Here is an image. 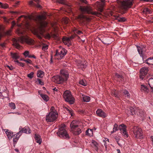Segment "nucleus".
Listing matches in <instances>:
<instances>
[{
    "label": "nucleus",
    "instance_id": "nucleus-1",
    "mask_svg": "<svg viewBox=\"0 0 153 153\" xmlns=\"http://www.w3.org/2000/svg\"><path fill=\"white\" fill-rule=\"evenodd\" d=\"M22 17H24L25 19H27V16H21L18 19L19 20H20V18ZM28 19H33L34 20L36 21L38 23V27L39 30L40 31V34H39L36 32L35 29H34L35 31L34 34L36 35L37 37L39 39L42 38L41 36H44V33L45 31V30L44 28L47 26L48 23L45 22V20L46 19L45 16L44 15H38L36 17L32 18L31 16L28 17Z\"/></svg>",
    "mask_w": 153,
    "mask_h": 153
},
{
    "label": "nucleus",
    "instance_id": "nucleus-2",
    "mask_svg": "<svg viewBox=\"0 0 153 153\" xmlns=\"http://www.w3.org/2000/svg\"><path fill=\"white\" fill-rule=\"evenodd\" d=\"M83 127L82 123L77 121L73 120L70 125L71 131L75 135L80 134Z\"/></svg>",
    "mask_w": 153,
    "mask_h": 153
},
{
    "label": "nucleus",
    "instance_id": "nucleus-3",
    "mask_svg": "<svg viewBox=\"0 0 153 153\" xmlns=\"http://www.w3.org/2000/svg\"><path fill=\"white\" fill-rule=\"evenodd\" d=\"M61 76L57 75L52 77V80L57 84H60L66 81L68 77V72L64 70L60 71Z\"/></svg>",
    "mask_w": 153,
    "mask_h": 153
},
{
    "label": "nucleus",
    "instance_id": "nucleus-4",
    "mask_svg": "<svg viewBox=\"0 0 153 153\" xmlns=\"http://www.w3.org/2000/svg\"><path fill=\"white\" fill-rule=\"evenodd\" d=\"M13 45L16 48L19 49L21 48L20 45L18 43V42H20L22 43L25 42L29 45L32 44L33 42V40L27 36H22L18 39H13Z\"/></svg>",
    "mask_w": 153,
    "mask_h": 153
},
{
    "label": "nucleus",
    "instance_id": "nucleus-5",
    "mask_svg": "<svg viewBox=\"0 0 153 153\" xmlns=\"http://www.w3.org/2000/svg\"><path fill=\"white\" fill-rule=\"evenodd\" d=\"M126 112L128 115H137L141 117L144 114L143 111L138 107L133 108L131 107L128 109Z\"/></svg>",
    "mask_w": 153,
    "mask_h": 153
},
{
    "label": "nucleus",
    "instance_id": "nucleus-6",
    "mask_svg": "<svg viewBox=\"0 0 153 153\" xmlns=\"http://www.w3.org/2000/svg\"><path fill=\"white\" fill-rule=\"evenodd\" d=\"M65 125H62L59 128V131L57 132V134L61 138L65 139H69V137L67 131L65 129Z\"/></svg>",
    "mask_w": 153,
    "mask_h": 153
},
{
    "label": "nucleus",
    "instance_id": "nucleus-7",
    "mask_svg": "<svg viewBox=\"0 0 153 153\" xmlns=\"http://www.w3.org/2000/svg\"><path fill=\"white\" fill-rule=\"evenodd\" d=\"M63 96L65 101L68 102L70 104H72L74 103L75 99L72 96L70 91H65L64 93Z\"/></svg>",
    "mask_w": 153,
    "mask_h": 153
},
{
    "label": "nucleus",
    "instance_id": "nucleus-8",
    "mask_svg": "<svg viewBox=\"0 0 153 153\" xmlns=\"http://www.w3.org/2000/svg\"><path fill=\"white\" fill-rule=\"evenodd\" d=\"M19 129L20 131L17 133V135L16 136V139H15L16 140V141L17 140H19L23 133L27 134H29L31 133L30 129L28 126H26L23 128H22L21 127H20L19 128Z\"/></svg>",
    "mask_w": 153,
    "mask_h": 153
},
{
    "label": "nucleus",
    "instance_id": "nucleus-9",
    "mask_svg": "<svg viewBox=\"0 0 153 153\" xmlns=\"http://www.w3.org/2000/svg\"><path fill=\"white\" fill-rule=\"evenodd\" d=\"M132 131L135 138L137 139H141L143 137L142 131L141 129L136 126L133 127Z\"/></svg>",
    "mask_w": 153,
    "mask_h": 153
},
{
    "label": "nucleus",
    "instance_id": "nucleus-10",
    "mask_svg": "<svg viewBox=\"0 0 153 153\" xmlns=\"http://www.w3.org/2000/svg\"><path fill=\"white\" fill-rule=\"evenodd\" d=\"M58 117V113L50 112L46 116V120L48 122H53Z\"/></svg>",
    "mask_w": 153,
    "mask_h": 153
},
{
    "label": "nucleus",
    "instance_id": "nucleus-11",
    "mask_svg": "<svg viewBox=\"0 0 153 153\" xmlns=\"http://www.w3.org/2000/svg\"><path fill=\"white\" fill-rule=\"evenodd\" d=\"M81 11L83 12H86L89 14L94 15L98 16L99 13L97 12H93L92 8L90 6H85L80 7Z\"/></svg>",
    "mask_w": 153,
    "mask_h": 153
},
{
    "label": "nucleus",
    "instance_id": "nucleus-12",
    "mask_svg": "<svg viewBox=\"0 0 153 153\" xmlns=\"http://www.w3.org/2000/svg\"><path fill=\"white\" fill-rule=\"evenodd\" d=\"M3 130L4 132H5L9 139L10 140L13 137V141L14 144H16L18 140H17L16 141H15V140H16L15 139H16V136L17 135V133L16 134H14L12 132L7 129H3Z\"/></svg>",
    "mask_w": 153,
    "mask_h": 153
},
{
    "label": "nucleus",
    "instance_id": "nucleus-13",
    "mask_svg": "<svg viewBox=\"0 0 153 153\" xmlns=\"http://www.w3.org/2000/svg\"><path fill=\"white\" fill-rule=\"evenodd\" d=\"M133 3V0H124L121 3L122 7L125 9L130 8L132 6Z\"/></svg>",
    "mask_w": 153,
    "mask_h": 153
},
{
    "label": "nucleus",
    "instance_id": "nucleus-14",
    "mask_svg": "<svg viewBox=\"0 0 153 153\" xmlns=\"http://www.w3.org/2000/svg\"><path fill=\"white\" fill-rule=\"evenodd\" d=\"M119 128L124 136L126 137H128V134L126 131V126L125 125L122 124L120 125Z\"/></svg>",
    "mask_w": 153,
    "mask_h": 153
},
{
    "label": "nucleus",
    "instance_id": "nucleus-15",
    "mask_svg": "<svg viewBox=\"0 0 153 153\" xmlns=\"http://www.w3.org/2000/svg\"><path fill=\"white\" fill-rule=\"evenodd\" d=\"M148 68L144 67L141 68L140 70V79H143L144 76L148 73Z\"/></svg>",
    "mask_w": 153,
    "mask_h": 153
},
{
    "label": "nucleus",
    "instance_id": "nucleus-16",
    "mask_svg": "<svg viewBox=\"0 0 153 153\" xmlns=\"http://www.w3.org/2000/svg\"><path fill=\"white\" fill-rule=\"evenodd\" d=\"M45 37L47 39H50L51 37L54 39L59 40V39L58 35L56 32V31H54L53 33H52L51 34L47 33L45 35Z\"/></svg>",
    "mask_w": 153,
    "mask_h": 153
},
{
    "label": "nucleus",
    "instance_id": "nucleus-17",
    "mask_svg": "<svg viewBox=\"0 0 153 153\" xmlns=\"http://www.w3.org/2000/svg\"><path fill=\"white\" fill-rule=\"evenodd\" d=\"M78 19L79 20L80 22L82 23H84L86 21L89 22L91 20V18L88 17L83 15H80L78 16Z\"/></svg>",
    "mask_w": 153,
    "mask_h": 153
},
{
    "label": "nucleus",
    "instance_id": "nucleus-18",
    "mask_svg": "<svg viewBox=\"0 0 153 153\" xmlns=\"http://www.w3.org/2000/svg\"><path fill=\"white\" fill-rule=\"evenodd\" d=\"M77 65L79 68L82 69H85L86 68L87 65L86 62H82V61H77Z\"/></svg>",
    "mask_w": 153,
    "mask_h": 153
},
{
    "label": "nucleus",
    "instance_id": "nucleus-19",
    "mask_svg": "<svg viewBox=\"0 0 153 153\" xmlns=\"http://www.w3.org/2000/svg\"><path fill=\"white\" fill-rule=\"evenodd\" d=\"M97 115L100 117L105 118L106 117V114L100 109H98L96 112Z\"/></svg>",
    "mask_w": 153,
    "mask_h": 153
},
{
    "label": "nucleus",
    "instance_id": "nucleus-20",
    "mask_svg": "<svg viewBox=\"0 0 153 153\" xmlns=\"http://www.w3.org/2000/svg\"><path fill=\"white\" fill-rule=\"evenodd\" d=\"M56 51H58L59 53L61 55H62V56L63 57L67 53L66 50L65 49L63 48L61 46L59 47V49L58 50H57Z\"/></svg>",
    "mask_w": 153,
    "mask_h": 153
},
{
    "label": "nucleus",
    "instance_id": "nucleus-21",
    "mask_svg": "<svg viewBox=\"0 0 153 153\" xmlns=\"http://www.w3.org/2000/svg\"><path fill=\"white\" fill-rule=\"evenodd\" d=\"M113 17L114 19L117 20L119 22H124L126 20L125 17H120L117 15H114Z\"/></svg>",
    "mask_w": 153,
    "mask_h": 153
},
{
    "label": "nucleus",
    "instance_id": "nucleus-22",
    "mask_svg": "<svg viewBox=\"0 0 153 153\" xmlns=\"http://www.w3.org/2000/svg\"><path fill=\"white\" fill-rule=\"evenodd\" d=\"M111 93L112 95L117 98H119L121 95L120 92H117L115 90L112 91Z\"/></svg>",
    "mask_w": 153,
    "mask_h": 153
},
{
    "label": "nucleus",
    "instance_id": "nucleus-23",
    "mask_svg": "<svg viewBox=\"0 0 153 153\" xmlns=\"http://www.w3.org/2000/svg\"><path fill=\"white\" fill-rule=\"evenodd\" d=\"M144 62H145L149 65H153V57L148 58L146 60L144 61Z\"/></svg>",
    "mask_w": 153,
    "mask_h": 153
},
{
    "label": "nucleus",
    "instance_id": "nucleus-24",
    "mask_svg": "<svg viewBox=\"0 0 153 153\" xmlns=\"http://www.w3.org/2000/svg\"><path fill=\"white\" fill-rule=\"evenodd\" d=\"M81 97L83 100V101L84 102H88L90 101V98L88 96L82 94Z\"/></svg>",
    "mask_w": 153,
    "mask_h": 153
},
{
    "label": "nucleus",
    "instance_id": "nucleus-25",
    "mask_svg": "<svg viewBox=\"0 0 153 153\" xmlns=\"http://www.w3.org/2000/svg\"><path fill=\"white\" fill-rule=\"evenodd\" d=\"M34 138L36 140V142L39 144H40L42 143V140L41 139L40 136L38 134H35Z\"/></svg>",
    "mask_w": 153,
    "mask_h": 153
},
{
    "label": "nucleus",
    "instance_id": "nucleus-26",
    "mask_svg": "<svg viewBox=\"0 0 153 153\" xmlns=\"http://www.w3.org/2000/svg\"><path fill=\"white\" fill-rule=\"evenodd\" d=\"M141 91L146 93H148L149 91V89L147 87L143 85H141Z\"/></svg>",
    "mask_w": 153,
    "mask_h": 153
},
{
    "label": "nucleus",
    "instance_id": "nucleus-27",
    "mask_svg": "<svg viewBox=\"0 0 153 153\" xmlns=\"http://www.w3.org/2000/svg\"><path fill=\"white\" fill-rule=\"evenodd\" d=\"M10 55L11 57L14 59H19L20 57L19 54L17 53H13L11 52Z\"/></svg>",
    "mask_w": 153,
    "mask_h": 153
},
{
    "label": "nucleus",
    "instance_id": "nucleus-28",
    "mask_svg": "<svg viewBox=\"0 0 153 153\" xmlns=\"http://www.w3.org/2000/svg\"><path fill=\"white\" fill-rule=\"evenodd\" d=\"M62 41L65 45H68L70 44V38L68 37H64L62 39Z\"/></svg>",
    "mask_w": 153,
    "mask_h": 153
},
{
    "label": "nucleus",
    "instance_id": "nucleus-29",
    "mask_svg": "<svg viewBox=\"0 0 153 153\" xmlns=\"http://www.w3.org/2000/svg\"><path fill=\"white\" fill-rule=\"evenodd\" d=\"M115 78H117V81L120 82L121 81H122L123 77L122 75H120L117 73L115 75Z\"/></svg>",
    "mask_w": 153,
    "mask_h": 153
},
{
    "label": "nucleus",
    "instance_id": "nucleus-30",
    "mask_svg": "<svg viewBox=\"0 0 153 153\" xmlns=\"http://www.w3.org/2000/svg\"><path fill=\"white\" fill-rule=\"evenodd\" d=\"M40 96L45 101H47L49 100L48 97L46 95L41 94Z\"/></svg>",
    "mask_w": 153,
    "mask_h": 153
},
{
    "label": "nucleus",
    "instance_id": "nucleus-31",
    "mask_svg": "<svg viewBox=\"0 0 153 153\" xmlns=\"http://www.w3.org/2000/svg\"><path fill=\"white\" fill-rule=\"evenodd\" d=\"M55 59H61L63 57L62 56V55L59 53L58 51H56V53L55 55Z\"/></svg>",
    "mask_w": 153,
    "mask_h": 153
},
{
    "label": "nucleus",
    "instance_id": "nucleus-32",
    "mask_svg": "<svg viewBox=\"0 0 153 153\" xmlns=\"http://www.w3.org/2000/svg\"><path fill=\"white\" fill-rule=\"evenodd\" d=\"M44 75V72L41 70H39L37 71V76L38 77L42 78Z\"/></svg>",
    "mask_w": 153,
    "mask_h": 153
},
{
    "label": "nucleus",
    "instance_id": "nucleus-33",
    "mask_svg": "<svg viewBox=\"0 0 153 153\" xmlns=\"http://www.w3.org/2000/svg\"><path fill=\"white\" fill-rule=\"evenodd\" d=\"M93 133V130L91 129H88L86 131V134L90 136L92 135Z\"/></svg>",
    "mask_w": 153,
    "mask_h": 153
},
{
    "label": "nucleus",
    "instance_id": "nucleus-34",
    "mask_svg": "<svg viewBox=\"0 0 153 153\" xmlns=\"http://www.w3.org/2000/svg\"><path fill=\"white\" fill-rule=\"evenodd\" d=\"M143 13L144 14H149L151 13V10L148 8H145L143 11Z\"/></svg>",
    "mask_w": 153,
    "mask_h": 153
},
{
    "label": "nucleus",
    "instance_id": "nucleus-35",
    "mask_svg": "<svg viewBox=\"0 0 153 153\" xmlns=\"http://www.w3.org/2000/svg\"><path fill=\"white\" fill-rule=\"evenodd\" d=\"M14 62L16 63V64L17 65H18L21 66V67H24L25 65V64L24 63L19 62V61L17 60H15Z\"/></svg>",
    "mask_w": 153,
    "mask_h": 153
},
{
    "label": "nucleus",
    "instance_id": "nucleus-36",
    "mask_svg": "<svg viewBox=\"0 0 153 153\" xmlns=\"http://www.w3.org/2000/svg\"><path fill=\"white\" fill-rule=\"evenodd\" d=\"M137 51L139 54L141 56L143 55V51L142 49L140 47L138 46H137Z\"/></svg>",
    "mask_w": 153,
    "mask_h": 153
},
{
    "label": "nucleus",
    "instance_id": "nucleus-37",
    "mask_svg": "<svg viewBox=\"0 0 153 153\" xmlns=\"http://www.w3.org/2000/svg\"><path fill=\"white\" fill-rule=\"evenodd\" d=\"M123 93L125 95L126 97H127L128 98L130 97V94L128 91L126 90H124L123 91Z\"/></svg>",
    "mask_w": 153,
    "mask_h": 153
},
{
    "label": "nucleus",
    "instance_id": "nucleus-38",
    "mask_svg": "<svg viewBox=\"0 0 153 153\" xmlns=\"http://www.w3.org/2000/svg\"><path fill=\"white\" fill-rule=\"evenodd\" d=\"M80 84L84 86H86L87 85V83L86 81L84 80H80L79 82Z\"/></svg>",
    "mask_w": 153,
    "mask_h": 153
},
{
    "label": "nucleus",
    "instance_id": "nucleus-39",
    "mask_svg": "<svg viewBox=\"0 0 153 153\" xmlns=\"http://www.w3.org/2000/svg\"><path fill=\"white\" fill-rule=\"evenodd\" d=\"M9 106L11 109H14L16 108L15 104L13 102H11L9 103Z\"/></svg>",
    "mask_w": 153,
    "mask_h": 153
},
{
    "label": "nucleus",
    "instance_id": "nucleus-40",
    "mask_svg": "<svg viewBox=\"0 0 153 153\" xmlns=\"http://www.w3.org/2000/svg\"><path fill=\"white\" fill-rule=\"evenodd\" d=\"M148 84L150 86H153V78H151L149 79L148 81Z\"/></svg>",
    "mask_w": 153,
    "mask_h": 153
},
{
    "label": "nucleus",
    "instance_id": "nucleus-41",
    "mask_svg": "<svg viewBox=\"0 0 153 153\" xmlns=\"http://www.w3.org/2000/svg\"><path fill=\"white\" fill-rule=\"evenodd\" d=\"M29 52L28 51H25L23 53V54L25 57H28L29 58H31V56L29 55Z\"/></svg>",
    "mask_w": 153,
    "mask_h": 153
},
{
    "label": "nucleus",
    "instance_id": "nucleus-42",
    "mask_svg": "<svg viewBox=\"0 0 153 153\" xmlns=\"http://www.w3.org/2000/svg\"><path fill=\"white\" fill-rule=\"evenodd\" d=\"M67 110L68 111V112L71 115V116L74 115V113L73 111L71 109L66 108Z\"/></svg>",
    "mask_w": 153,
    "mask_h": 153
},
{
    "label": "nucleus",
    "instance_id": "nucleus-43",
    "mask_svg": "<svg viewBox=\"0 0 153 153\" xmlns=\"http://www.w3.org/2000/svg\"><path fill=\"white\" fill-rule=\"evenodd\" d=\"M34 72H31L30 74H28L27 75V76L29 78L31 79L33 77Z\"/></svg>",
    "mask_w": 153,
    "mask_h": 153
},
{
    "label": "nucleus",
    "instance_id": "nucleus-44",
    "mask_svg": "<svg viewBox=\"0 0 153 153\" xmlns=\"http://www.w3.org/2000/svg\"><path fill=\"white\" fill-rule=\"evenodd\" d=\"M92 146H94L95 147H97L98 146V144L94 140H92L91 141Z\"/></svg>",
    "mask_w": 153,
    "mask_h": 153
},
{
    "label": "nucleus",
    "instance_id": "nucleus-45",
    "mask_svg": "<svg viewBox=\"0 0 153 153\" xmlns=\"http://www.w3.org/2000/svg\"><path fill=\"white\" fill-rule=\"evenodd\" d=\"M8 7V5L7 4H3L2 3L1 7L2 8L4 9H6Z\"/></svg>",
    "mask_w": 153,
    "mask_h": 153
},
{
    "label": "nucleus",
    "instance_id": "nucleus-46",
    "mask_svg": "<svg viewBox=\"0 0 153 153\" xmlns=\"http://www.w3.org/2000/svg\"><path fill=\"white\" fill-rule=\"evenodd\" d=\"M50 112H56L57 113V111L55 109V108L54 107L52 106L50 109Z\"/></svg>",
    "mask_w": 153,
    "mask_h": 153
},
{
    "label": "nucleus",
    "instance_id": "nucleus-47",
    "mask_svg": "<svg viewBox=\"0 0 153 153\" xmlns=\"http://www.w3.org/2000/svg\"><path fill=\"white\" fill-rule=\"evenodd\" d=\"M113 130L115 132L118 130V125L116 124H115L114 125Z\"/></svg>",
    "mask_w": 153,
    "mask_h": 153
},
{
    "label": "nucleus",
    "instance_id": "nucleus-48",
    "mask_svg": "<svg viewBox=\"0 0 153 153\" xmlns=\"http://www.w3.org/2000/svg\"><path fill=\"white\" fill-rule=\"evenodd\" d=\"M56 2L61 4H64L65 3V1L64 0H56Z\"/></svg>",
    "mask_w": 153,
    "mask_h": 153
},
{
    "label": "nucleus",
    "instance_id": "nucleus-49",
    "mask_svg": "<svg viewBox=\"0 0 153 153\" xmlns=\"http://www.w3.org/2000/svg\"><path fill=\"white\" fill-rule=\"evenodd\" d=\"M63 21L65 24H67L69 22V19L67 18H66L63 19Z\"/></svg>",
    "mask_w": 153,
    "mask_h": 153
},
{
    "label": "nucleus",
    "instance_id": "nucleus-50",
    "mask_svg": "<svg viewBox=\"0 0 153 153\" xmlns=\"http://www.w3.org/2000/svg\"><path fill=\"white\" fill-rule=\"evenodd\" d=\"M24 61L26 62L27 63H28L30 64H32V61L29 59H27L26 60H24Z\"/></svg>",
    "mask_w": 153,
    "mask_h": 153
},
{
    "label": "nucleus",
    "instance_id": "nucleus-51",
    "mask_svg": "<svg viewBox=\"0 0 153 153\" xmlns=\"http://www.w3.org/2000/svg\"><path fill=\"white\" fill-rule=\"evenodd\" d=\"M74 32L75 33H77L78 34H81L82 33V32L81 31L79 30H74Z\"/></svg>",
    "mask_w": 153,
    "mask_h": 153
},
{
    "label": "nucleus",
    "instance_id": "nucleus-52",
    "mask_svg": "<svg viewBox=\"0 0 153 153\" xmlns=\"http://www.w3.org/2000/svg\"><path fill=\"white\" fill-rule=\"evenodd\" d=\"M48 48V45H44L42 47V49L44 51H45V50H47Z\"/></svg>",
    "mask_w": 153,
    "mask_h": 153
},
{
    "label": "nucleus",
    "instance_id": "nucleus-53",
    "mask_svg": "<svg viewBox=\"0 0 153 153\" xmlns=\"http://www.w3.org/2000/svg\"><path fill=\"white\" fill-rule=\"evenodd\" d=\"M37 81L39 84L42 85H44V82L42 81L41 79H37Z\"/></svg>",
    "mask_w": 153,
    "mask_h": 153
},
{
    "label": "nucleus",
    "instance_id": "nucleus-54",
    "mask_svg": "<svg viewBox=\"0 0 153 153\" xmlns=\"http://www.w3.org/2000/svg\"><path fill=\"white\" fill-rule=\"evenodd\" d=\"M6 67L11 70H12L13 69V67L12 66H9V65H6Z\"/></svg>",
    "mask_w": 153,
    "mask_h": 153
},
{
    "label": "nucleus",
    "instance_id": "nucleus-55",
    "mask_svg": "<svg viewBox=\"0 0 153 153\" xmlns=\"http://www.w3.org/2000/svg\"><path fill=\"white\" fill-rule=\"evenodd\" d=\"M11 32V30H9L6 32V33H5L6 35H10Z\"/></svg>",
    "mask_w": 153,
    "mask_h": 153
},
{
    "label": "nucleus",
    "instance_id": "nucleus-56",
    "mask_svg": "<svg viewBox=\"0 0 153 153\" xmlns=\"http://www.w3.org/2000/svg\"><path fill=\"white\" fill-rule=\"evenodd\" d=\"M82 2L84 3L85 4H88V1L86 0H79Z\"/></svg>",
    "mask_w": 153,
    "mask_h": 153
},
{
    "label": "nucleus",
    "instance_id": "nucleus-57",
    "mask_svg": "<svg viewBox=\"0 0 153 153\" xmlns=\"http://www.w3.org/2000/svg\"><path fill=\"white\" fill-rule=\"evenodd\" d=\"M16 33H17L19 34H22L23 33L19 29H18L16 31Z\"/></svg>",
    "mask_w": 153,
    "mask_h": 153
},
{
    "label": "nucleus",
    "instance_id": "nucleus-58",
    "mask_svg": "<svg viewBox=\"0 0 153 153\" xmlns=\"http://www.w3.org/2000/svg\"><path fill=\"white\" fill-rule=\"evenodd\" d=\"M26 27L27 29L29 30L30 29V25L28 23H27Z\"/></svg>",
    "mask_w": 153,
    "mask_h": 153
},
{
    "label": "nucleus",
    "instance_id": "nucleus-59",
    "mask_svg": "<svg viewBox=\"0 0 153 153\" xmlns=\"http://www.w3.org/2000/svg\"><path fill=\"white\" fill-rule=\"evenodd\" d=\"M16 23L14 21H13L12 23L11 28H13V27L15 25Z\"/></svg>",
    "mask_w": 153,
    "mask_h": 153
},
{
    "label": "nucleus",
    "instance_id": "nucleus-60",
    "mask_svg": "<svg viewBox=\"0 0 153 153\" xmlns=\"http://www.w3.org/2000/svg\"><path fill=\"white\" fill-rule=\"evenodd\" d=\"M19 2H20L19 1H16L15 3V4L14 5V6H15V7L17 5H18L19 4Z\"/></svg>",
    "mask_w": 153,
    "mask_h": 153
},
{
    "label": "nucleus",
    "instance_id": "nucleus-61",
    "mask_svg": "<svg viewBox=\"0 0 153 153\" xmlns=\"http://www.w3.org/2000/svg\"><path fill=\"white\" fill-rule=\"evenodd\" d=\"M1 46L3 48L5 47V44L4 43H2L1 44Z\"/></svg>",
    "mask_w": 153,
    "mask_h": 153
},
{
    "label": "nucleus",
    "instance_id": "nucleus-62",
    "mask_svg": "<svg viewBox=\"0 0 153 153\" xmlns=\"http://www.w3.org/2000/svg\"><path fill=\"white\" fill-rule=\"evenodd\" d=\"M151 140L152 142V145L153 146V135L151 137Z\"/></svg>",
    "mask_w": 153,
    "mask_h": 153
},
{
    "label": "nucleus",
    "instance_id": "nucleus-63",
    "mask_svg": "<svg viewBox=\"0 0 153 153\" xmlns=\"http://www.w3.org/2000/svg\"><path fill=\"white\" fill-rule=\"evenodd\" d=\"M33 2L32 1H30L29 2V4H30V5H33Z\"/></svg>",
    "mask_w": 153,
    "mask_h": 153
},
{
    "label": "nucleus",
    "instance_id": "nucleus-64",
    "mask_svg": "<svg viewBox=\"0 0 153 153\" xmlns=\"http://www.w3.org/2000/svg\"><path fill=\"white\" fill-rule=\"evenodd\" d=\"M98 10L100 12H102L103 10L102 8H99Z\"/></svg>",
    "mask_w": 153,
    "mask_h": 153
}]
</instances>
